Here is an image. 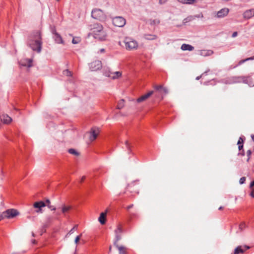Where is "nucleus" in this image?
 I'll return each mask as SVG.
<instances>
[{"label": "nucleus", "mask_w": 254, "mask_h": 254, "mask_svg": "<svg viewBox=\"0 0 254 254\" xmlns=\"http://www.w3.org/2000/svg\"><path fill=\"white\" fill-rule=\"evenodd\" d=\"M181 49L183 51H191L194 49V47L190 45L183 44L181 46Z\"/></svg>", "instance_id": "23"}, {"label": "nucleus", "mask_w": 254, "mask_h": 254, "mask_svg": "<svg viewBox=\"0 0 254 254\" xmlns=\"http://www.w3.org/2000/svg\"><path fill=\"white\" fill-rule=\"evenodd\" d=\"M112 22L115 26L121 27L126 24V21L122 16H116L112 18Z\"/></svg>", "instance_id": "7"}, {"label": "nucleus", "mask_w": 254, "mask_h": 254, "mask_svg": "<svg viewBox=\"0 0 254 254\" xmlns=\"http://www.w3.org/2000/svg\"><path fill=\"white\" fill-rule=\"evenodd\" d=\"M35 240H34V241H33V243H35Z\"/></svg>", "instance_id": "57"}, {"label": "nucleus", "mask_w": 254, "mask_h": 254, "mask_svg": "<svg viewBox=\"0 0 254 254\" xmlns=\"http://www.w3.org/2000/svg\"><path fill=\"white\" fill-rule=\"evenodd\" d=\"M245 249H243L241 246H239L237 247L234 251V254H243L244 253V252L250 248L248 246H245Z\"/></svg>", "instance_id": "21"}, {"label": "nucleus", "mask_w": 254, "mask_h": 254, "mask_svg": "<svg viewBox=\"0 0 254 254\" xmlns=\"http://www.w3.org/2000/svg\"><path fill=\"white\" fill-rule=\"evenodd\" d=\"M19 214L18 211L14 209H9L0 214V218H13Z\"/></svg>", "instance_id": "6"}, {"label": "nucleus", "mask_w": 254, "mask_h": 254, "mask_svg": "<svg viewBox=\"0 0 254 254\" xmlns=\"http://www.w3.org/2000/svg\"><path fill=\"white\" fill-rule=\"evenodd\" d=\"M246 227V224L244 222L241 223L239 225V229L242 231Z\"/></svg>", "instance_id": "38"}, {"label": "nucleus", "mask_w": 254, "mask_h": 254, "mask_svg": "<svg viewBox=\"0 0 254 254\" xmlns=\"http://www.w3.org/2000/svg\"><path fill=\"white\" fill-rule=\"evenodd\" d=\"M125 101L123 99L120 100L118 103L117 108L118 109H122L124 106Z\"/></svg>", "instance_id": "31"}, {"label": "nucleus", "mask_w": 254, "mask_h": 254, "mask_svg": "<svg viewBox=\"0 0 254 254\" xmlns=\"http://www.w3.org/2000/svg\"><path fill=\"white\" fill-rule=\"evenodd\" d=\"M51 31L53 34V38L56 43L58 44H64V42L61 36L56 32V29L55 27H51Z\"/></svg>", "instance_id": "8"}, {"label": "nucleus", "mask_w": 254, "mask_h": 254, "mask_svg": "<svg viewBox=\"0 0 254 254\" xmlns=\"http://www.w3.org/2000/svg\"><path fill=\"white\" fill-rule=\"evenodd\" d=\"M238 155H241L242 156L244 155V150H243L242 151L238 154Z\"/></svg>", "instance_id": "49"}, {"label": "nucleus", "mask_w": 254, "mask_h": 254, "mask_svg": "<svg viewBox=\"0 0 254 254\" xmlns=\"http://www.w3.org/2000/svg\"><path fill=\"white\" fill-rule=\"evenodd\" d=\"M46 203H47L46 206H47L51 210H55L56 209L55 206L50 204V200L49 199H47L46 200Z\"/></svg>", "instance_id": "29"}, {"label": "nucleus", "mask_w": 254, "mask_h": 254, "mask_svg": "<svg viewBox=\"0 0 254 254\" xmlns=\"http://www.w3.org/2000/svg\"><path fill=\"white\" fill-rule=\"evenodd\" d=\"M105 74L106 76L109 77L113 79L118 78L122 75L121 72L120 71H116L114 72L109 71L108 72H106Z\"/></svg>", "instance_id": "15"}, {"label": "nucleus", "mask_w": 254, "mask_h": 254, "mask_svg": "<svg viewBox=\"0 0 254 254\" xmlns=\"http://www.w3.org/2000/svg\"><path fill=\"white\" fill-rule=\"evenodd\" d=\"M92 17L101 21L106 20L107 16L103 10L99 8H94L91 12Z\"/></svg>", "instance_id": "5"}, {"label": "nucleus", "mask_w": 254, "mask_h": 254, "mask_svg": "<svg viewBox=\"0 0 254 254\" xmlns=\"http://www.w3.org/2000/svg\"><path fill=\"white\" fill-rule=\"evenodd\" d=\"M46 206V204L42 201L35 202L33 204V207L37 209L36 210L35 212L38 213H43L42 208L45 207Z\"/></svg>", "instance_id": "11"}, {"label": "nucleus", "mask_w": 254, "mask_h": 254, "mask_svg": "<svg viewBox=\"0 0 254 254\" xmlns=\"http://www.w3.org/2000/svg\"><path fill=\"white\" fill-rule=\"evenodd\" d=\"M81 235H82V234H80V235L77 236L75 238V241H74V242H75V243L76 245H77V244H78V242H79V241L80 240V238H81Z\"/></svg>", "instance_id": "39"}, {"label": "nucleus", "mask_w": 254, "mask_h": 254, "mask_svg": "<svg viewBox=\"0 0 254 254\" xmlns=\"http://www.w3.org/2000/svg\"><path fill=\"white\" fill-rule=\"evenodd\" d=\"M206 73H207V71H205L204 73H203L201 75H200V76H197L196 77V80H198L204 74H205Z\"/></svg>", "instance_id": "44"}, {"label": "nucleus", "mask_w": 254, "mask_h": 254, "mask_svg": "<svg viewBox=\"0 0 254 254\" xmlns=\"http://www.w3.org/2000/svg\"><path fill=\"white\" fill-rule=\"evenodd\" d=\"M81 41V39L79 37H74L72 39V43L73 44H76L79 43Z\"/></svg>", "instance_id": "34"}, {"label": "nucleus", "mask_w": 254, "mask_h": 254, "mask_svg": "<svg viewBox=\"0 0 254 254\" xmlns=\"http://www.w3.org/2000/svg\"><path fill=\"white\" fill-rule=\"evenodd\" d=\"M63 73L64 75H66L67 76H71V72L70 71H69L68 70H64Z\"/></svg>", "instance_id": "40"}, {"label": "nucleus", "mask_w": 254, "mask_h": 254, "mask_svg": "<svg viewBox=\"0 0 254 254\" xmlns=\"http://www.w3.org/2000/svg\"><path fill=\"white\" fill-rule=\"evenodd\" d=\"M76 249H75V252H74V254H76Z\"/></svg>", "instance_id": "55"}, {"label": "nucleus", "mask_w": 254, "mask_h": 254, "mask_svg": "<svg viewBox=\"0 0 254 254\" xmlns=\"http://www.w3.org/2000/svg\"><path fill=\"white\" fill-rule=\"evenodd\" d=\"M138 180H136L132 182L130 184H129L127 186V189H131L132 187H134V186L137 185L139 184Z\"/></svg>", "instance_id": "30"}, {"label": "nucleus", "mask_w": 254, "mask_h": 254, "mask_svg": "<svg viewBox=\"0 0 254 254\" xmlns=\"http://www.w3.org/2000/svg\"><path fill=\"white\" fill-rule=\"evenodd\" d=\"M90 30L91 34L94 38L100 41H104L106 39L107 33L101 24H93L90 26Z\"/></svg>", "instance_id": "2"}, {"label": "nucleus", "mask_w": 254, "mask_h": 254, "mask_svg": "<svg viewBox=\"0 0 254 254\" xmlns=\"http://www.w3.org/2000/svg\"><path fill=\"white\" fill-rule=\"evenodd\" d=\"M89 67L91 71H96L102 67L101 62L98 60L95 61L89 64Z\"/></svg>", "instance_id": "9"}, {"label": "nucleus", "mask_w": 254, "mask_h": 254, "mask_svg": "<svg viewBox=\"0 0 254 254\" xmlns=\"http://www.w3.org/2000/svg\"><path fill=\"white\" fill-rule=\"evenodd\" d=\"M179 2L185 4H193L195 0H177Z\"/></svg>", "instance_id": "27"}, {"label": "nucleus", "mask_w": 254, "mask_h": 254, "mask_svg": "<svg viewBox=\"0 0 254 254\" xmlns=\"http://www.w3.org/2000/svg\"><path fill=\"white\" fill-rule=\"evenodd\" d=\"M71 206L70 205H66L65 204L62 205L61 207V210L62 213L65 215L71 209Z\"/></svg>", "instance_id": "22"}, {"label": "nucleus", "mask_w": 254, "mask_h": 254, "mask_svg": "<svg viewBox=\"0 0 254 254\" xmlns=\"http://www.w3.org/2000/svg\"><path fill=\"white\" fill-rule=\"evenodd\" d=\"M247 156H248V158L247 159V162H249V160L250 159V157H251V155L252 154V151L251 150H248L247 152Z\"/></svg>", "instance_id": "37"}, {"label": "nucleus", "mask_w": 254, "mask_h": 254, "mask_svg": "<svg viewBox=\"0 0 254 254\" xmlns=\"http://www.w3.org/2000/svg\"><path fill=\"white\" fill-rule=\"evenodd\" d=\"M1 121L4 124H8L12 121V119L6 114H3L0 116Z\"/></svg>", "instance_id": "19"}, {"label": "nucleus", "mask_w": 254, "mask_h": 254, "mask_svg": "<svg viewBox=\"0 0 254 254\" xmlns=\"http://www.w3.org/2000/svg\"><path fill=\"white\" fill-rule=\"evenodd\" d=\"M223 207L222 206H220V207L219 208V209H218L220 210H222V209H223Z\"/></svg>", "instance_id": "52"}, {"label": "nucleus", "mask_w": 254, "mask_h": 254, "mask_svg": "<svg viewBox=\"0 0 254 254\" xmlns=\"http://www.w3.org/2000/svg\"><path fill=\"white\" fill-rule=\"evenodd\" d=\"M125 45V48L128 51L137 50L138 47L137 42L129 37H126L124 40Z\"/></svg>", "instance_id": "4"}, {"label": "nucleus", "mask_w": 254, "mask_h": 254, "mask_svg": "<svg viewBox=\"0 0 254 254\" xmlns=\"http://www.w3.org/2000/svg\"><path fill=\"white\" fill-rule=\"evenodd\" d=\"M238 35V33L237 32H234L233 34H232V37L233 38H235Z\"/></svg>", "instance_id": "46"}, {"label": "nucleus", "mask_w": 254, "mask_h": 254, "mask_svg": "<svg viewBox=\"0 0 254 254\" xmlns=\"http://www.w3.org/2000/svg\"><path fill=\"white\" fill-rule=\"evenodd\" d=\"M154 89L156 92H158L161 95V98L163 99V96L166 95L168 93L167 88L163 87L162 85L154 86Z\"/></svg>", "instance_id": "10"}, {"label": "nucleus", "mask_w": 254, "mask_h": 254, "mask_svg": "<svg viewBox=\"0 0 254 254\" xmlns=\"http://www.w3.org/2000/svg\"><path fill=\"white\" fill-rule=\"evenodd\" d=\"M243 140L241 137H240L238 141V145H239L238 148L240 150H241L243 148Z\"/></svg>", "instance_id": "33"}, {"label": "nucleus", "mask_w": 254, "mask_h": 254, "mask_svg": "<svg viewBox=\"0 0 254 254\" xmlns=\"http://www.w3.org/2000/svg\"><path fill=\"white\" fill-rule=\"evenodd\" d=\"M168 0H159V3L160 4H163L165 3Z\"/></svg>", "instance_id": "42"}, {"label": "nucleus", "mask_w": 254, "mask_h": 254, "mask_svg": "<svg viewBox=\"0 0 254 254\" xmlns=\"http://www.w3.org/2000/svg\"><path fill=\"white\" fill-rule=\"evenodd\" d=\"M27 45L32 50L40 53L42 45L41 32L40 31L33 32L29 37Z\"/></svg>", "instance_id": "1"}, {"label": "nucleus", "mask_w": 254, "mask_h": 254, "mask_svg": "<svg viewBox=\"0 0 254 254\" xmlns=\"http://www.w3.org/2000/svg\"><path fill=\"white\" fill-rule=\"evenodd\" d=\"M160 22V21L158 19H154L150 21V24L151 25H156L159 24Z\"/></svg>", "instance_id": "36"}, {"label": "nucleus", "mask_w": 254, "mask_h": 254, "mask_svg": "<svg viewBox=\"0 0 254 254\" xmlns=\"http://www.w3.org/2000/svg\"><path fill=\"white\" fill-rule=\"evenodd\" d=\"M154 93L153 91H151L147 93V94L141 96L140 97L138 98L137 99V102L140 103L141 102H143L146 99H147L149 97H150Z\"/></svg>", "instance_id": "17"}, {"label": "nucleus", "mask_w": 254, "mask_h": 254, "mask_svg": "<svg viewBox=\"0 0 254 254\" xmlns=\"http://www.w3.org/2000/svg\"><path fill=\"white\" fill-rule=\"evenodd\" d=\"M104 49H101V52H104Z\"/></svg>", "instance_id": "54"}, {"label": "nucleus", "mask_w": 254, "mask_h": 254, "mask_svg": "<svg viewBox=\"0 0 254 254\" xmlns=\"http://www.w3.org/2000/svg\"><path fill=\"white\" fill-rule=\"evenodd\" d=\"M245 181H246V178L243 177H242L240 179L239 183L240 184H243L244 183H245Z\"/></svg>", "instance_id": "41"}, {"label": "nucleus", "mask_w": 254, "mask_h": 254, "mask_svg": "<svg viewBox=\"0 0 254 254\" xmlns=\"http://www.w3.org/2000/svg\"><path fill=\"white\" fill-rule=\"evenodd\" d=\"M254 60V56L253 57H250V58H247L246 59L240 61L238 63V65L235 66L234 67H236L237 66L243 64V63H244L245 62H246L247 61H250V60Z\"/></svg>", "instance_id": "26"}, {"label": "nucleus", "mask_w": 254, "mask_h": 254, "mask_svg": "<svg viewBox=\"0 0 254 254\" xmlns=\"http://www.w3.org/2000/svg\"><path fill=\"white\" fill-rule=\"evenodd\" d=\"M32 61L31 59H23L20 60L19 64L21 66L30 67L32 66Z\"/></svg>", "instance_id": "14"}, {"label": "nucleus", "mask_w": 254, "mask_h": 254, "mask_svg": "<svg viewBox=\"0 0 254 254\" xmlns=\"http://www.w3.org/2000/svg\"><path fill=\"white\" fill-rule=\"evenodd\" d=\"M123 230L121 225H119L117 229L115 231L116 234V240L114 242V245H116L117 242L121 239V234Z\"/></svg>", "instance_id": "13"}, {"label": "nucleus", "mask_w": 254, "mask_h": 254, "mask_svg": "<svg viewBox=\"0 0 254 254\" xmlns=\"http://www.w3.org/2000/svg\"><path fill=\"white\" fill-rule=\"evenodd\" d=\"M143 37L147 40H154L157 38V36L150 34H145L143 35Z\"/></svg>", "instance_id": "24"}, {"label": "nucleus", "mask_w": 254, "mask_h": 254, "mask_svg": "<svg viewBox=\"0 0 254 254\" xmlns=\"http://www.w3.org/2000/svg\"><path fill=\"white\" fill-rule=\"evenodd\" d=\"M32 236L33 237H35V234H34V233L33 232L32 233Z\"/></svg>", "instance_id": "53"}, {"label": "nucleus", "mask_w": 254, "mask_h": 254, "mask_svg": "<svg viewBox=\"0 0 254 254\" xmlns=\"http://www.w3.org/2000/svg\"><path fill=\"white\" fill-rule=\"evenodd\" d=\"M138 189L137 190H132L130 189V191H131V192L132 191L136 192L137 193H138Z\"/></svg>", "instance_id": "50"}, {"label": "nucleus", "mask_w": 254, "mask_h": 254, "mask_svg": "<svg viewBox=\"0 0 254 254\" xmlns=\"http://www.w3.org/2000/svg\"><path fill=\"white\" fill-rule=\"evenodd\" d=\"M252 79V77L250 76H231L222 79L221 82L226 84L244 82L248 84L250 86H254V82H251Z\"/></svg>", "instance_id": "3"}, {"label": "nucleus", "mask_w": 254, "mask_h": 254, "mask_svg": "<svg viewBox=\"0 0 254 254\" xmlns=\"http://www.w3.org/2000/svg\"><path fill=\"white\" fill-rule=\"evenodd\" d=\"M99 133V130L98 128L93 127L91 129L89 132V139L90 141L94 140L97 137Z\"/></svg>", "instance_id": "12"}, {"label": "nucleus", "mask_w": 254, "mask_h": 254, "mask_svg": "<svg viewBox=\"0 0 254 254\" xmlns=\"http://www.w3.org/2000/svg\"><path fill=\"white\" fill-rule=\"evenodd\" d=\"M109 251H111V247H110L109 248Z\"/></svg>", "instance_id": "56"}, {"label": "nucleus", "mask_w": 254, "mask_h": 254, "mask_svg": "<svg viewBox=\"0 0 254 254\" xmlns=\"http://www.w3.org/2000/svg\"><path fill=\"white\" fill-rule=\"evenodd\" d=\"M126 145L127 148L128 149V151L130 150V146L128 141H126Z\"/></svg>", "instance_id": "43"}, {"label": "nucleus", "mask_w": 254, "mask_h": 254, "mask_svg": "<svg viewBox=\"0 0 254 254\" xmlns=\"http://www.w3.org/2000/svg\"><path fill=\"white\" fill-rule=\"evenodd\" d=\"M254 187V180L251 183L250 185V188L251 189H252Z\"/></svg>", "instance_id": "45"}, {"label": "nucleus", "mask_w": 254, "mask_h": 254, "mask_svg": "<svg viewBox=\"0 0 254 254\" xmlns=\"http://www.w3.org/2000/svg\"><path fill=\"white\" fill-rule=\"evenodd\" d=\"M229 10L227 8H224L218 11L217 17L218 18L223 17L226 16L229 13Z\"/></svg>", "instance_id": "16"}, {"label": "nucleus", "mask_w": 254, "mask_h": 254, "mask_svg": "<svg viewBox=\"0 0 254 254\" xmlns=\"http://www.w3.org/2000/svg\"><path fill=\"white\" fill-rule=\"evenodd\" d=\"M85 179V176H83L81 178V182L82 181H83L84 180V179Z\"/></svg>", "instance_id": "51"}, {"label": "nucleus", "mask_w": 254, "mask_h": 254, "mask_svg": "<svg viewBox=\"0 0 254 254\" xmlns=\"http://www.w3.org/2000/svg\"><path fill=\"white\" fill-rule=\"evenodd\" d=\"M107 211L104 212H102L98 218V221L102 225H103L106 223Z\"/></svg>", "instance_id": "20"}, {"label": "nucleus", "mask_w": 254, "mask_h": 254, "mask_svg": "<svg viewBox=\"0 0 254 254\" xmlns=\"http://www.w3.org/2000/svg\"><path fill=\"white\" fill-rule=\"evenodd\" d=\"M68 152L71 154H73V155H74L75 156H78L79 155V153L76 150H75L74 149H72V148H71V149H69L68 150Z\"/></svg>", "instance_id": "32"}, {"label": "nucleus", "mask_w": 254, "mask_h": 254, "mask_svg": "<svg viewBox=\"0 0 254 254\" xmlns=\"http://www.w3.org/2000/svg\"><path fill=\"white\" fill-rule=\"evenodd\" d=\"M254 16V9H251L245 11L243 13V17L245 19H250Z\"/></svg>", "instance_id": "18"}, {"label": "nucleus", "mask_w": 254, "mask_h": 254, "mask_svg": "<svg viewBox=\"0 0 254 254\" xmlns=\"http://www.w3.org/2000/svg\"><path fill=\"white\" fill-rule=\"evenodd\" d=\"M133 204H131V205L128 206L127 208V209L128 210V209H130L131 208H132L133 207Z\"/></svg>", "instance_id": "48"}, {"label": "nucleus", "mask_w": 254, "mask_h": 254, "mask_svg": "<svg viewBox=\"0 0 254 254\" xmlns=\"http://www.w3.org/2000/svg\"><path fill=\"white\" fill-rule=\"evenodd\" d=\"M116 247L118 248V249L119 251L120 254H126V251H125V248L123 246H119L117 244L116 245H115Z\"/></svg>", "instance_id": "28"}, {"label": "nucleus", "mask_w": 254, "mask_h": 254, "mask_svg": "<svg viewBox=\"0 0 254 254\" xmlns=\"http://www.w3.org/2000/svg\"><path fill=\"white\" fill-rule=\"evenodd\" d=\"M250 195L252 197L254 198V189L251 191Z\"/></svg>", "instance_id": "47"}, {"label": "nucleus", "mask_w": 254, "mask_h": 254, "mask_svg": "<svg viewBox=\"0 0 254 254\" xmlns=\"http://www.w3.org/2000/svg\"><path fill=\"white\" fill-rule=\"evenodd\" d=\"M77 225H75L70 231L69 232H68V233L66 235V236L68 235H70L71 234H72L73 233V231L74 230H77Z\"/></svg>", "instance_id": "35"}, {"label": "nucleus", "mask_w": 254, "mask_h": 254, "mask_svg": "<svg viewBox=\"0 0 254 254\" xmlns=\"http://www.w3.org/2000/svg\"><path fill=\"white\" fill-rule=\"evenodd\" d=\"M213 53L211 50H201L200 51V55L202 56H208Z\"/></svg>", "instance_id": "25"}]
</instances>
